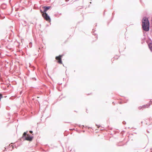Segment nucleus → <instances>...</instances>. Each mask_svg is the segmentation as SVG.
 <instances>
[{
  "label": "nucleus",
  "mask_w": 152,
  "mask_h": 152,
  "mask_svg": "<svg viewBox=\"0 0 152 152\" xmlns=\"http://www.w3.org/2000/svg\"><path fill=\"white\" fill-rule=\"evenodd\" d=\"M142 28L143 30L148 31L149 29V23L148 19L146 17H144L142 20Z\"/></svg>",
  "instance_id": "obj_1"
},
{
  "label": "nucleus",
  "mask_w": 152,
  "mask_h": 152,
  "mask_svg": "<svg viewBox=\"0 0 152 152\" xmlns=\"http://www.w3.org/2000/svg\"><path fill=\"white\" fill-rule=\"evenodd\" d=\"M42 16L44 18L46 21L50 22V19L49 16L46 13H44L42 14Z\"/></svg>",
  "instance_id": "obj_2"
},
{
  "label": "nucleus",
  "mask_w": 152,
  "mask_h": 152,
  "mask_svg": "<svg viewBox=\"0 0 152 152\" xmlns=\"http://www.w3.org/2000/svg\"><path fill=\"white\" fill-rule=\"evenodd\" d=\"M63 55H59L58 56L56 57V59L57 61V62L60 64H62V62L61 60V57L63 56Z\"/></svg>",
  "instance_id": "obj_3"
},
{
  "label": "nucleus",
  "mask_w": 152,
  "mask_h": 152,
  "mask_svg": "<svg viewBox=\"0 0 152 152\" xmlns=\"http://www.w3.org/2000/svg\"><path fill=\"white\" fill-rule=\"evenodd\" d=\"M51 8V7L50 6L48 7H45L44 6L42 7V8H43L44 9L43 11H42L41 10H40V11L42 14L43 13H46V12L47 11L49 10L50 8Z\"/></svg>",
  "instance_id": "obj_4"
},
{
  "label": "nucleus",
  "mask_w": 152,
  "mask_h": 152,
  "mask_svg": "<svg viewBox=\"0 0 152 152\" xmlns=\"http://www.w3.org/2000/svg\"><path fill=\"white\" fill-rule=\"evenodd\" d=\"M27 135V136H26V137L25 138L24 140H27L30 141H31L33 138V137L28 134Z\"/></svg>",
  "instance_id": "obj_5"
},
{
  "label": "nucleus",
  "mask_w": 152,
  "mask_h": 152,
  "mask_svg": "<svg viewBox=\"0 0 152 152\" xmlns=\"http://www.w3.org/2000/svg\"><path fill=\"white\" fill-rule=\"evenodd\" d=\"M150 106V104H146L139 107V109L140 110L141 109L146 108H148Z\"/></svg>",
  "instance_id": "obj_6"
},
{
  "label": "nucleus",
  "mask_w": 152,
  "mask_h": 152,
  "mask_svg": "<svg viewBox=\"0 0 152 152\" xmlns=\"http://www.w3.org/2000/svg\"><path fill=\"white\" fill-rule=\"evenodd\" d=\"M148 46L151 50L152 51V42L148 44Z\"/></svg>",
  "instance_id": "obj_7"
},
{
  "label": "nucleus",
  "mask_w": 152,
  "mask_h": 152,
  "mask_svg": "<svg viewBox=\"0 0 152 152\" xmlns=\"http://www.w3.org/2000/svg\"><path fill=\"white\" fill-rule=\"evenodd\" d=\"M28 132H25L23 133V137H26V134H27V133Z\"/></svg>",
  "instance_id": "obj_8"
},
{
  "label": "nucleus",
  "mask_w": 152,
  "mask_h": 152,
  "mask_svg": "<svg viewBox=\"0 0 152 152\" xmlns=\"http://www.w3.org/2000/svg\"><path fill=\"white\" fill-rule=\"evenodd\" d=\"M70 152H75V150L74 149H72L70 151Z\"/></svg>",
  "instance_id": "obj_9"
},
{
  "label": "nucleus",
  "mask_w": 152,
  "mask_h": 152,
  "mask_svg": "<svg viewBox=\"0 0 152 152\" xmlns=\"http://www.w3.org/2000/svg\"><path fill=\"white\" fill-rule=\"evenodd\" d=\"M32 79H33L34 80H36V79L35 77H32L31 78Z\"/></svg>",
  "instance_id": "obj_10"
},
{
  "label": "nucleus",
  "mask_w": 152,
  "mask_h": 152,
  "mask_svg": "<svg viewBox=\"0 0 152 152\" xmlns=\"http://www.w3.org/2000/svg\"><path fill=\"white\" fill-rule=\"evenodd\" d=\"M1 77H2L0 76V80L1 81H3Z\"/></svg>",
  "instance_id": "obj_11"
},
{
  "label": "nucleus",
  "mask_w": 152,
  "mask_h": 152,
  "mask_svg": "<svg viewBox=\"0 0 152 152\" xmlns=\"http://www.w3.org/2000/svg\"><path fill=\"white\" fill-rule=\"evenodd\" d=\"M11 146L12 147V149H11V150H11V151H12V149H13V148H14V145H11Z\"/></svg>",
  "instance_id": "obj_12"
},
{
  "label": "nucleus",
  "mask_w": 152,
  "mask_h": 152,
  "mask_svg": "<svg viewBox=\"0 0 152 152\" xmlns=\"http://www.w3.org/2000/svg\"><path fill=\"white\" fill-rule=\"evenodd\" d=\"M29 132H30V133L32 134V133H33V131H29Z\"/></svg>",
  "instance_id": "obj_13"
},
{
  "label": "nucleus",
  "mask_w": 152,
  "mask_h": 152,
  "mask_svg": "<svg viewBox=\"0 0 152 152\" xmlns=\"http://www.w3.org/2000/svg\"><path fill=\"white\" fill-rule=\"evenodd\" d=\"M15 148H17V147L15 145Z\"/></svg>",
  "instance_id": "obj_14"
},
{
  "label": "nucleus",
  "mask_w": 152,
  "mask_h": 152,
  "mask_svg": "<svg viewBox=\"0 0 152 152\" xmlns=\"http://www.w3.org/2000/svg\"><path fill=\"white\" fill-rule=\"evenodd\" d=\"M82 126H83V127H84V125Z\"/></svg>",
  "instance_id": "obj_15"
},
{
  "label": "nucleus",
  "mask_w": 152,
  "mask_h": 152,
  "mask_svg": "<svg viewBox=\"0 0 152 152\" xmlns=\"http://www.w3.org/2000/svg\"><path fill=\"white\" fill-rule=\"evenodd\" d=\"M79 126L80 127V126H80V125H79Z\"/></svg>",
  "instance_id": "obj_16"
},
{
  "label": "nucleus",
  "mask_w": 152,
  "mask_h": 152,
  "mask_svg": "<svg viewBox=\"0 0 152 152\" xmlns=\"http://www.w3.org/2000/svg\"><path fill=\"white\" fill-rule=\"evenodd\" d=\"M11 145V144H10L9 145V146H10Z\"/></svg>",
  "instance_id": "obj_17"
}]
</instances>
